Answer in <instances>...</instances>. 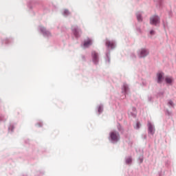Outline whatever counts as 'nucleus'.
I'll list each match as a JSON object with an SVG mask.
<instances>
[{
  "instance_id": "9d476101",
  "label": "nucleus",
  "mask_w": 176,
  "mask_h": 176,
  "mask_svg": "<svg viewBox=\"0 0 176 176\" xmlns=\"http://www.w3.org/2000/svg\"><path fill=\"white\" fill-rule=\"evenodd\" d=\"M137 19H138V21H142V17L141 16L140 14L137 15Z\"/></svg>"
},
{
  "instance_id": "dca6fc26",
  "label": "nucleus",
  "mask_w": 176,
  "mask_h": 176,
  "mask_svg": "<svg viewBox=\"0 0 176 176\" xmlns=\"http://www.w3.org/2000/svg\"><path fill=\"white\" fill-rule=\"evenodd\" d=\"M65 13L66 14H68V10H65Z\"/></svg>"
},
{
  "instance_id": "6e6552de",
  "label": "nucleus",
  "mask_w": 176,
  "mask_h": 176,
  "mask_svg": "<svg viewBox=\"0 0 176 176\" xmlns=\"http://www.w3.org/2000/svg\"><path fill=\"white\" fill-rule=\"evenodd\" d=\"M148 131L151 133L152 135L155 134V127H153V125L152 124L148 123Z\"/></svg>"
},
{
  "instance_id": "423d86ee",
  "label": "nucleus",
  "mask_w": 176,
  "mask_h": 176,
  "mask_svg": "<svg viewBox=\"0 0 176 176\" xmlns=\"http://www.w3.org/2000/svg\"><path fill=\"white\" fill-rule=\"evenodd\" d=\"M106 46H107V47H110V49H113L115 47V43L107 40L106 41Z\"/></svg>"
},
{
  "instance_id": "2eb2a0df",
  "label": "nucleus",
  "mask_w": 176,
  "mask_h": 176,
  "mask_svg": "<svg viewBox=\"0 0 176 176\" xmlns=\"http://www.w3.org/2000/svg\"><path fill=\"white\" fill-rule=\"evenodd\" d=\"M150 34H151V35H154V34H155V31L151 30V31L150 32Z\"/></svg>"
},
{
  "instance_id": "39448f33",
  "label": "nucleus",
  "mask_w": 176,
  "mask_h": 176,
  "mask_svg": "<svg viewBox=\"0 0 176 176\" xmlns=\"http://www.w3.org/2000/svg\"><path fill=\"white\" fill-rule=\"evenodd\" d=\"M93 44V42L91 41V39L87 38L84 41V47H89V46H91Z\"/></svg>"
},
{
  "instance_id": "9b49d317",
  "label": "nucleus",
  "mask_w": 176,
  "mask_h": 176,
  "mask_svg": "<svg viewBox=\"0 0 176 176\" xmlns=\"http://www.w3.org/2000/svg\"><path fill=\"white\" fill-rule=\"evenodd\" d=\"M168 105H170V107H174V102H172V100H169L168 101Z\"/></svg>"
},
{
  "instance_id": "f257e3e1",
  "label": "nucleus",
  "mask_w": 176,
  "mask_h": 176,
  "mask_svg": "<svg viewBox=\"0 0 176 176\" xmlns=\"http://www.w3.org/2000/svg\"><path fill=\"white\" fill-rule=\"evenodd\" d=\"M150 24H151V25H157V24H160V17L157 15L151 16Z\"/></svg>"
},
{
  "instance_id": "0eeeda50",
  "label": "nucleus",
  "mask_w": 176,
  "mask_h": 176,
  "mask_svg": "<svg viewBox=\"0 0 176 176\" xmlns=\"http://www.w3.org/2000/svg\"><path fill=\"white\" fill-rule=\"evenodd\" d=\"M163 76H164V74L162 72L158 73L157 74V83H162V82H163Z\"/></svg>"
},
{
  "instance_id": "f8f14e48",
  "label": "nucleus",
  "mask_w": 176,
  "mask_h": 176,
  "mask_svg": "<svg viewBox=\"0 0 176 176\" xmlns=\"http://www.w3.org/2000/svg\"><path fill=\"white\" fill-rule=\"evenodd\" d=\"M126 163L128 164H130V163H131V157L126 159Z\"/></svg>"
},
{
  "instance_id": "7ed1b4c3",
  "label": "nucleus",
  "mask_w": 176,
  "mask_h": 176,
  "mask_svg": "<svg viewBox=\"0 0 176 176\" xmlns=\"http://www.w3.org/2000/svg\"><path fill=\"white\" fill-rule=\"evenodd\" d=\"M110 137L112 141H115L116 142L119 140V133L116 132H111L110 133Z\"/></svg>"
},
{
  "instance_id": "f03ea898",
  "label": "nucleus",
  "mask_w": 176,
  "mask_h": 176,
  "mask_svg": "<svg viewBox=\"0 0 176 176\" xmlns=\"http://www.w3.org/2000/svg\"><path fill=\"white\" fill-rule=\"evenodd\" d=\"M148 54H149V52H148L145 48H142L139 51V57L140 58L146 57Z\"/></svg>"
},
{
  "instance_id": "20e7f679",
  "label": "nucleus",
  "mask_w": 176,
  "mask_h": 176,
  "mask_svg": "<svg viewBox=\"0 0 176 176\" xmlns=\"http://www.w3.org/2000/svg\"><path fill=\"white\" fill-rule=\"evenodd\" d=\"M91 56L93 63H94V64H97V63H98V54L96 52V51H93Z\"/></svg>"
},
{
  "instance_id": "4468645a",
  "label": "nucleus",
  "mask_w": 176,
  "mask_h": 176,
  "mask_svg": "<svg viewBox=\"0 0 176 176\" xmlns=\"http://www.w3.org/2000/svg\"><path fill=\"white\" fill-rule=\"evenodd\" d=\"M102 107H99L98 108V112H102Z\"/></svg>"
},
{
  "instance_id": "ddd939ff",
  "label": "nucleus",
  "mask_w": 176,
  "mask_h": 176,
  "mask_svg": "<svg viewBox=\"0 0 176 176\" xmlns=\"http://www.w3.org/2000/svg\"><path fill=\"white\" fill-rule=\"evenodd\" d=\"M78 32H79V31H78V30L75 29V30H74V35H75L76 36H78Z\"/></svg>"
},
{
  "instance_id": "1a4fd4ad",
  "label": "nucleus",
  "mask_w": 176,
  "mask_h": 176,
  "mask_svg": "<svg viewBox=\"0 0 176 176\" xmlns=\"http://www.w3.org/2000/svg\"><path fill=\"white\" fill-rule=\"evenodd\" d=\"M165 82H166V83H168L169 85H170V83H173V78L168 77V76L166 77V78H165Z\"/></svg>"
}]
</instances>
